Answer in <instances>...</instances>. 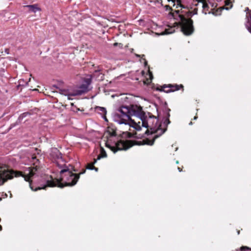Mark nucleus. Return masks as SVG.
I'll list each match as a JSON object with an SVG mask.
<instances>
[{
	"label": "nucleus",
	"instance_id": "1",
	"mask_svg": "<svg viewBox=\"0 0 251 251\" xmlns=\"http://www.w3.org/2000/svg\"><path fill=\"white\" fill-rule=\"evenodd\" d=\"M113 119L119 124L128 125L137 131H140L143 126L150 128L151 133H157L152 140L146 138L142 141H137L138 145H153L155 139L167 130V127L164 129L161 128V125L158 123V119L155 116L149 112L145 113L140 105H122L114 113Z\"/></svg>",
	"mask_w": 251,
	"mask_h": 251
},
{
	"label": "nucleus",
	"instance_id": "2",
	"mask_svg": "<svg viewBox=\"0 0 251 251\" xmlns=\"http://www.w3.org/2000/svg\"><path fill=\"white\" fill-rule=\"evenodd\" d=\"M174 3V6L176 5V8L180 7L181 13L179 10L175 11L172 13L173 18L177 21L181 27V30L184 34L190 35L194 30L193 25V22L191 18L194 15L197 14L198 9L195 8L193 10H190V7L184 5L181 3V0H172Z\"/></svg>",
	"mask_w": 251,
	"mask_h": 251
},
{
	"label": "nucleus",
	"instance_id": "3",
	"mask_svg": "<svg viewBox=\"0 0 251 251\" xmlns=\"http://www.w3.org/2000/svg\"><path fill=\"white\" fill-rule=\"evenodd\" d=\"M59 168L60 169V179L62 182V183H60L57 182L58 186L60 188H63L65 186H73L75 185L78 181L79 176V175L74 173L72 171V166H67L65 164H59Z\"/></svg>",
	"mask_w": 251,
	"mask_h": 251
},
{
	"label": "nucleus",
	"instance_id": "4",
	"mask_svg": "<svg viewBox=\"0 0 251 251\" xmlns=\"http://www.w3.org/2000/svg\"><path fill=\"white\" fill-rule=\"evenodd\" d=\"M14 176H21V171H15L8 169L4 164H0V186L2 185L8 179H11Z\"/></svg>",
	"mask_w": 251,
	"mask_h": 251
},
{
	"label": "nucleus",
	"instance_id": "5",
	"mask_svg": "<svg viewBox=\"0 0 251 251\" xmlns=\"http://www.w3.org/2000/svg\"><path fill=\"white\" fill-rule=\"evenodd\" d=\"M110 140L108 139L106 143V146L109 148L114 153L118 151L126 150L130 148L128 143L124 140L117 141L113 143L110 142Z\"/></svg>",
	"mask_w": 251,
	"mask_h": 251
},
{
	"label": "nucleus",
	"instance_id": "6",
	"mask_svg": "<svg viewBox=\"0 0 251 251\" xmlns=\"http://www.w3.org/2000/svg\"><path fill=\"white\" fill-rule=\"evenodd\" d=\"M50 156L52 161L54 162L55 165L59 168V165L57 164H65V161L62 158V154L60 151L56 148H53L50 149Z\"/></svg>",
	"mask_w": 251,
	"mask_h": 251
},
{
	"label": "nucleus",
	"instance_id": "7",
	"mask_svg": "<svg viewBox=\"0 0 251 251\" xmlns=\"http://www.w3.org/2000/svg\"><path fill=\"white\" fill-rule=\"evenodd\" d=\"M85 83L80 85L76 89L74 90V94L75 96L81 95L89 91L88 87L92 82L91 78H86L84 80Z\"/></svg>",
	"mask_w": 251,
	"mask_h": 251
},
{
	"label": "nucleus",
	"instance_id": "8",
	"mask_svg": "<svg viewBox=\"0 0 251 251\" xmlns=\"http://www.w3.org/2000/svg\"><path fill=\"white\" fill-rule=\"evenodd\" d=\"M183 86L182 85H172L169 84L163 85L161 88H157L156 90L160 92H164L167 93H169L172 92H174L175 91L179 90L180 88H183Z\"/></svg>",
	"mask_w": 251,
	"mask_h": 251
},
{
	"label": "nucleus",
	"instance_id": "9",
	"mask_svg": "<svg viewBox=\"0 0 251 251\" xmlns=\"http://www.w3.org/2000/svg\"><path fill=\"white\" fill-rule=\"evenodd\" d=\"M171 109L167 107H165L164 109L163 110L164 117H163V124L166 126H167L170 123V121L169 120V118L170 117V112Z\"/></svg>",
	"mask_w": 251,
	"mask_h": 251
},
{
	"label": "nucleus",
	"instance_id": "10",
	"mask_svg": "<svg viewBox=\"0 0 251 251\" xmlns=\"http://www.w3.org/2000/svg\"><path fill=\"white\" fill-rule=\"evenodd\" d=\"M95 111L99 114L101 115L102 118L105 121L107 122L108 120L106 117V114L107 113L106 109L105 107L97 106L95 108Z\"/></svg>",
	"mask_w": 251,
	"mask_h": 251
},
{
	"label": "nucleus",
	"instance_id": "11",
	"mask_svg": "<svg viewBox=\"0 0 251 251\" xmlns=\"http://www.w3.org/2000/svg\"><path fill=\"white\" fill-rule=\"evenodd\" d=\"M28 8L29 12L36 13L38 11H41V9L38 6L37 4L28 5L25 6Z\"/></svg>",
	"mask_w": 251,
	"mask_h": 251
},
{
	"label": "nucleus",
	"instance_id": "12",
	"mask_svg": "<svg viewBox=\"0 0 251 251\" xmlns=\"http://www.w3.org/2000/svg\"><path fill=\"white\" fill-rule=\"evenodd\" d=\"M60 91L61 94L67 96L69 99H71V97L75 96V95H74V91L73 92H71L69 90L65 89H60Z\"/></svg>",
	"mask_w": 251,
	"mask_h": 251
},
{
	"label": "nucleus",
	"instance_id": "13",
	"mask_svg": "<svg viewBox=\"0 0 251 251\" xmlns=\"http://www.w3.org/2000/svg\"><path fill=\"white\" fill-rule=\"evenodd\" d=\"M247 22L246 23V26L248 30L251 33V14H247Z\"/></svg>",
	"mask_w": 251,
	"mask_h": 251
},
{
	"label": "nucleus",
	"instance_id": "14",
	"mask_svg": "<svg viewBox=\"0 0 251 251\" xmlns=\"http://www.w3.org/2000/svg\"><path fill=\"white\" fill-rule=\"evenodd\" d=\"M107 156L106 153L104 150L102 148H100V154L98 155L97 159H94V163H96L98 160L100 159L101 158L106 157Z\"/></svg>",
	"mask_w": 251,
	"mask_h": 251
},
{
	"label": "nucleus",
	"instance_id": "15",
	"mask_svg": "<svg viewBox=\"0 0 251 251\" xmlns=\"http://www.w3.org/2000/svg\"><path fill=\"white\" fill-rule=\"evenodd\" d=\"M198 2H201L202 3V12L205 14H207V12L208 11L209 6L208 4L204 2V0H197Z\"/></svg>",
	"mask_w": 251,
	"mask_h": 251
},
{
	"label": "nucleus",
	"instance_id": "16",
	"mask_svg": "<svg viewBox=\"0 0 251 251\" xmlns=\"http://www.w3.org/2000/svg\"><path fill=\"white\" fill-rule=\"evenodd\" d=\"M107 132L108 133V135L110 137H114L116 135V131L112 128L111 127H108L107 130Z\"/></svg>",
	"mask_w": 251,
	"mask_h": 251
},
{
	"label": "nucleus",
	"instance_id": "17",
	"mask_svg": "<svg viewBox=\"0 0 251 251\" xmlns=\"http://www.w3.org/2000/svg\"><path fill=\"white\" fill-rule=\"evenodd\" d=\"M249 250V248L246 246H243L241 248H240V250H237L236 251H246Z\"/></svg>",
	"mask_w": 251,
	"mask_h": 251
},
{
	"label": "nucleus",
	"instance_id": "18",
	"mask_svg": "<svg viewBox=\"0 0 251 251\" xmlns=\"http://www.w3.org/2000/svg\"><path fill=\"white\" fill-rule=\"evenodd\" d=\"M226 5H230V7L228 8V7H226L225 8V9L226 10H229L230 8H231L232 7V5L231 4V2L230 1H226Z\"/></svg>",
	"mask_w": 251,
	"mask_h": 251
},
{
	"label": "nucleus",
	"instance_id": "19",
	"mask_svg": "<svg viewBox=\"0 0 251 251\" xmlns=\"http://www.w3.org/2000/svg\"><path fill=\"white\" fill-rule=\"evenodd\" d=\"M165 8L166 11L173 10L172 8L169 5H165Z\"/></svg>",
	"mask_w": 251,
	"mask_h": 251
},
{
	"label": "nucleus",
	"instance_id": "20",
	"mask_svg": "<svg viewBox=\"0 0 251 251\" xmlns=\"http://www.w3.org/2000/svg\"><path fill=\"white\" fill-rule=\"evenodd\" d=\"M86 169H88V170H95L96 172H97L98 171V168H96L95 167H93V168H90V167H86Z\"/></svg>",
	"mask_w": 251,
	"mask_h": 251
},
{
	"label": "nucleus",
	"instance_id": "21",
	"mask_svg": "<svg viewBox=\"0 0 251 251\" xmlns=\"http://www.w3.org/2000/svg\"><path fill=\"white\" fill-rule=\"evenodd\" d=\"M28 115V113H23L19 118V119L21 118H24L25 116H26V115Z\"/></svg>",
	"mask_w": 251,
	"mask_h": 251
},
{
	"label": "nucleus",
	"instance_id": "22",
	"mask_svg": "<svg viewBox=\"0 0 251 251\" xmlns=\"http://www.w3.org/2000/svg\"><path fill=\"white\" fill-rule=\"evenodd\" d=\"M143 137V135H141V134H138L137 133H135V137L137 138H142Z\"/></svg>",
	"mask_w": 251,
	"mask_h": 251
},
{
	"label": "nucleus",
	"instance_id": "23",
	"mask_svg": "<svg viewBox=\"0 0 251 251\" xmlns=\"http://www.w3.org/2000/svg\"><path fill=\"white\" fill-rule=\"evenodd\" d=\"M95 163H94V162L92 163H89L88 164L87 167H90V168H93V167H94V165L95 164Z\"/></svg>",
	"mask_w": 251,
	"mask_h": 251
},
{
	"label": "nucleus",
	"instance_id": "24",
	"mask_svg": "<svg viewBox=\"0 0 251 251\" xmlns=\"http://www.w3.org/2000/svg\"><path fill=\"white\" fill-rule=\"evenodd\" d=\"M155 2H157V3H160L161 6H163V3H162V0H156L155 1Z\"/></svg>",
	"mask_w": 251,
	"mask_h": 251
},
{
	"label": "nucleus",
	"instance_id": "25",
	"mask_svg": "<svg viewBox=\"0 0 251 251\" xmlns=\"http://www.w3.org/2000/svg\"><path fill=\"white\" fill-rule=\"evenodd\" d=\"M85 172H86L85 170H83L81 172H80L78 174H76V175H79V176H80V175L84 174L85 173Z\"/></svg>",
	"mask_w": 251,
	"mask_h": 251
},
{
	"label": "nucleus",
	"instance_id": "26",
	"mask_svg": "<svg viewBox=\"0 0 251 251\" xmlns=\"http://www.w3.org/2000/svg\"><path fill=\"white\" fill-rule=\"evenodd\" d=\"M149 75H150V78L151 80L153 78V75H152V73L150 72L149 73Z\"/></svg>",
	"mask_w": 251,
	"mask_h": 251
},
{
	"label": "nucleus",
	"instance_id": "27",
	"mask_svg": "<svg viewBox=\"0 0 251 251\" xmlns=\"http://www.w3.org/2000/svg\"><path fill=\"white\" fill-rule=\"evenodd\" d=\"M118 45H122V44H119V43H115L113 44V45H114V47H116V46H117Z\"/></svg>",
	"mask_w": 251,
	"mask_h": 251
},
{
	"label": "nucleus",
	"instance_id": "28",
	"mask_svg": "<svg viewBox=\"0 0 251 251\" xmlns=\"http://www.w3.org/2000/svg\"><path fill=\"white\" fill-rule=\"evenodd\" d=\"M165 31L166 32V33H167V34H170V33H173V31H168V30H167V29H166V30H165Z\"/></svg>",
	"mask_w": 251,
	"mask_h": 251
},
{
	"label": "nucleus",
	"instance_id": "29",
	"mask_svg": "<svg viewBox=\"0 0 251 251\" xmlns=\"http://www.w3.org/2000/svg\"><path fill=\"white\" fill-rule=\"evenodd\" d=\"M15 126V124H12L10 126V128L11 129V128H13V127H14Z\"/></svg>",
	"mask_w": 251,
	"mask_h": 251
},
{
	"label": "nucleus",
	"instance_id": "30",
	"mask_svg": "<svg viewBox=\"0 0 251 251\" xmlns=\"http://www.w3.org/2000/svg\"><path fill=\"white\" fill-rule=\"evenodd\" d=\"M145 62H144V64H145V65H147V61L146 59H144Z\"/></svg>",
	"mask_w": 251,
	"mask_h": 251
},
{
	"label": "nucleus",
	"instance_id": "31",
	"mask_svg": "<svg viewBox=\"0 0 251 251\" xmlns=\"http://www.w3.org/2000/svg\"><path fill=\"white\" fill-rule=\"evenodd\" d=\"M149 132V130H147L146 131V132H145V134H148Z\"/></svg>",
	"mask_w": 251,
	"mask_h": 251
},
{
	"label": "nucleus",
	"instance_id": "32",
	"mask_svg": "<svg viewBox=\"0 0 251 251\" xmlns=\"http://www.w3.org/2000/svg\"><path fill=\"white\" fill-rule=\"evenodd\" d=\"M177 169L178 170V171H179V172H181V171H182V170H181L179 167H178V168H177Z\"/></svg>",
	"mask_w": 251,
	"mask_h": 251
},
{
	"label": "nucleus",
	"instance_id": "33",
	"mask_svg": "<svg viewBox=\"0 0 251 251\" xmlns=\"http://www.w3.org/2000/svg\"><path fill=\"white\" fill-rule=\"evenodd\" d=\"M198 118L197 116H195L194 118V120H196Z\"/></svg>",
	"mask_w": 251,
	"mask_h": 251
},
{
	"label": "nucleus",
	"instance_id": "34",
	"mask_svg": "<svg viewBox=\"0 0 251 251\" xmlns=\"http://www.w3.org/2000/svg\"><path fill=\"white\" fill-rule=\"evenodd\" d=\"M189 125H192V122H190V123H189Z\"/></svg>",
	"mask_w": 251,
	"mask_h": 251
},
{
	"label": "nucleus",
	"instance_id": "35",
	"mask_svg": "<svg viewBox=\"0 0 251 251\" xmlns=\"http://www.w3.org/2000/svg\"><path fill=\"white\" fill-rule=\"evenodd\" d=\"M246 10H249V8H248V7H247V8H246Z\"/></svg>",
	"mask_w": 251,
	"mask_h": 251
},
{
	"label": "nucleus",
	"instance_id": "36",
	"mask_svg": "<svg viewBox=\"0 0 251 251\" xmlns=\"http://www.w3.org/2000/svg\"><path fill=\"white\" fill-rule=\"evenodd\" d=\"M136 56L138 57H140V56L139 55L136 54Z\"/></svg>",
	"mask_w": 251,
	"mask_h": 251
},
{
	"label": "nucleus",
	"instance_id": "37",
	"mask_svg": "<svg viewBox=\"0 0 251 251\" xmlns=\"http://www.w3.org/2000/svg\"><path fill=\"white\" fill-rule=\"evenodd\" d=\"M74 172H76L77 171L76 170H73Z\"/></svg>",
	"mask_w": 251,
	"mask_h": 251
},
{
	"label": "nucleus",
	"instance_id": "38",
	"mask_svg": "<svg viewBox=\"0 0 251 251\" xmlns=\"http://www.w3.org/2000/svg\"><path fill=\"white\" fill-rule=\"evenodd\" d=\"M170 88H165V90H168V89H169Z\"/></svg>",
	"mask_w": 251,
	"mask_h": 251
},
{
	"label": "nucleus",
	"instance_id": "39",
	"mask_svg": "<svg viewBox=\"0 0 251 251\" xmlns=\"http://www.w3.org/2000/svg\"><path fill=\"white\" fill-rule=\"evenodd\" d=\"M239 233H240V231H238V234H239Z\"/></svg>",
	"mask_w": 251,
	"mask_h": 251
},
{
	"label": "nucleus",
	"instance_id": "40",
	"mask_svg": "<svg viewBox=\"0 0 251 251\" xmlns=\"http://www.w3.org/2000/svg\"><path fill=\"white\" fill-rule=\"evenodd\" d=\"M168 1H170L171 0H168ZM171 1H172V0H171Z\"/></svg>",
	"mask_w": 251,
	"mask_h": 251
},
{
	"label": "nucleus",
	"instance_id": "41",
	"mask_svg": "<svg viewBox=\"0 0 251 251\" xmlns=\"http://www.w3.org/2000/svg\"><path fill=\"white\" fill-rule=\"evenodd\" d=\"M1 198H0V201H1Z\"/></svg>",
	"mask_w": 251,
	"mask_h": 251
},
{
	"label": "nucleus",
	"instance_id": "42",
	"mask_svg": "<svg viewBox=\"0 0 251 251\" xmlns=\"http://www.w3.org/2000/svg\"><path fill=\"white\" fill-rule=\"evenodd\" d=\"M155 0V1L156 0Z\"/></svg>",
	"mask_w": 251,
	"mask_h": 251
}]
</instances>
